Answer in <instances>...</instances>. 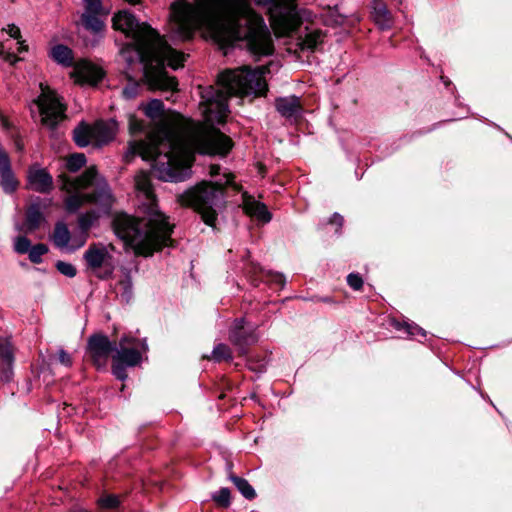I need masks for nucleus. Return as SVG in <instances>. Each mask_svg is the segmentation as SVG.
Returning a JSON list of instances; mask_svg holds the SVG:
<instances>
[{
    "label": "nucleus",
    "instance_id": "nucleus-1",
    "mask_svg": "<svg viewBox=\"0 0 512 512\" xmlns=\"http://www.w3.org/2000/svg\"><path fill=\"white\" fill-rule=\"evenodd\" d=\"M266 66L249 70L243 66L226 70L218 77L217 87L201 91V110L205 123L187 122L179 125L177 116L164 109L161 100L153 99L141 105L145 115L154 123L145 139L129 142L125 160L135 155L143 160H155L153 172L164 181H183L190 176V167L195 152L208 155H226L232 148V141L214 123H222L228 116V98L250 93L261 95L266 92L264 79Z\"/></svg>",
    "mask_w": 512,
    "mask_h": 512
},
{
    "label": "nucleus",
    "instance_id": "nucleus-2",
    "mask_svg": "<svg viewBox=\"0 0 512 512\" xmlns=\"http://www.w3.org/2000/svg\"><path fill=\"white\" fill-rule=\"evenodd\" d=\"M170 31L180 40L190 39L203 29L215 42L224 46L245 39L255 56H268L274 51L273 41L261 16L248 0H176L171 5Z\"/></svg>",
    "mask_w": 512,
    "mask_h": 512
},
{
    "label": "nucleus",
    "instance_id": "nucleus-3",
    "mask_svg": "<svg viewBox=\"0 0 512 512\" xmlns=\"http://www.w3.org/2000/svg\"><path fill=\"white\" fill-rule=\"evenodd\" d=\"M113 27L133 39V43L122 49V56L130 60L135 52L143 65L144 78L152 89L176 90L177 81L167 75L165 63L173 69L183 66L184 55L170 47L158 32L146 23H139L127 11H121L113 18Z\"/></svg>",
    "mask_w": 512,
    "mask_h": 512
},
{
    "label": "nucleus",
    "instance_id": "nucleus-4",
    "mask_svg": "<svg viewBox=\"0 0 512 512\" xmlns=\"http://www.w3.org/2000/svg\"><path fill=\"white\" fill-rule=\"evenodd\" d=\"M135 187L147 201V215L138 220L126 214H119L114 220V231L136 254L149 256L172 242L173 224L169 222V217L157 208L147 173L140 172L136 175Z\"/></svg>",
    "mask_w": 512,
    "mask_h": 512
},
{
    "label": "nucleus",
    "instance_id": "nucleus-5",
    "mask_svg": "<svg viewBox=\"0 0 512 512\" xmlns=\"http://www.w3.org/2000/svg\"><path fill=\"white\" fill-rule=\"evenodd\" d=\"M61 182V190L66 193L64 204L67 211L76 212L90 203L96 206L78 219L81 233L79 241L73 247H81L86 242L88 229L99 217L109 213L114 199L106 181L97 174L94 167L88 168L75 179L62 176Z\"/></svg>",
    "mask_w": 512,
    "mask_h": 512
},
{
    "label": "nucleus",
    "instance_id": "nucleus-6",
    "mask_svg": "<svg viewBox=\"0 0 512 512\" xmlns=\"http://www.w3.org/2000/svg\"><path fill=\"white\" fill-rule=\"evenodd\" d=\"M225 183L203 181L195 187L177 196L178 202L182 206L191 207L200 214L203 222L209 226H214L217 219V213L214 209L217 201L223 195L225 185L232 184V175H225Z\"/></svg>",
    "mask_w": 512,
    "mask_h": 512
},
{
    "label": "nucleus",
    "instance_id": "nucleus-7",
    "mask_svg": "<svg viewBox=\"0 0 512 512\" xmlns=\"http://www.w3.org/2000/svg\"><path fill=\"white\" fill-rule=\"evenodd\" d=\"M255 2L267 7L271 27L279 37L291 34L312 17L309 11L297 8L296 0H255Z\"/></svg>",
    "mask_w": 512,
    "mask_h": 512
},
{
    "label": "nucleus",
    "instance_id": "nucleus-8",
    "mask_svg": "<svg viewBox=\"0 0 512 512\" xmlns=\"http://www.w3.org/2000/svg\"><path fill=\"white\" fill-rule=\"evenodd\" d=\"M147 350L145 340L130 335L122 336L118 343L114 344L112 354V372L120 380L127 377L126 367H134L142 360V354Z\"/></svg>",
    "mask_w": 512,
    "mask_h": 512
},
{
    "label": "nucleus",
    "instance_id": "nucleus-9",
    "mask_svg": "<svg viewBox=\"0 0 512 512\" xmlns=\"http://www.w3.org/2000/svg\"><path fill=\"white\" fill-rule=\"evenodd\" d=\"M41 93L35 104L38 107L42 125L54 128L65 118V106L60 97L47 84L40 83Z\"/></svg>",
    "mask_w": 512,
    "mask_h": 512
},
{
    "label": "nucleus",
    "instance_id": "nucleus-10",
    "mask_svg": "<svg viewBox=\"0 0 512 512\" xmlns=\"http://www.w3.org/2000/svg\"><path fill=\"white\" fill-rule=\"evenodd\" d=\"M112 246L91 245L84 253L87 267L99 278L110 276L114 270Z\"/></svg>",
    "mask_w": 512,
    "mask_h": 512
},
{
    "label": "nucleus",
    "instance_id": "nucleus-11",
    "mask_svg": "<svg viewBox=\"0 0 512 512\" xmlns=\"http://www.w3.org/2000/svg\"><path fill=\"white\" fill-rule=\"evenodd\" d=\"M89 353L97 367L106 365L109 355L114 353V345L103 335L92 336L89 340Z\"/></svg>",
    "mask_w": 512,
    "mask_h": 512
},
{
    "label": "nucleus",
    "instance_id": "nucleus-12",
    "mask_svg": "<svg viewBox=\"0 0 512 512\" xmlns=\"http://www.w3.org/2000/svg\"><path fill=\"white\" fill-rule=\"evenodd\" d=\"M71 76L77 83L95 85L103 77V71L96 65L88 61L81 60L75 64Z\"/></svg>",
    "mask_w": 512,
    "mask_h": 512
},
{
    "label": "nucleus",
    "instance_id": "nucleus-13",
    "mask_svg": "<svg viewBox=\"0 0 512 512\" xmlns=\"http://www.w3.org/2000/svg\"><path fill=\"white\" fill-rule=\"evenodd\" d=\"M28 187L40 193H47L53 187L51 175L39 166H33L27 173Z\"/></svg>",
    "mask_w": 512,
    "mask_h": 512
},
{
    "label": "nucleus",
    "instance_id": "nucleus-14",
    "mask_svg": "<svg viewBox=\"0 0 512 512\" xmlns=\"http://www.w3.org/2000/svg\"><path fill=\"white\" fill-rule=\"evenodd\" d=\"M276 109L285 118L297 119L302 113L300 99L296 96L277 99Z\"/></svg>",
    "mask_w": 512,
    "mask_h": 512
},
{
    "label": "nucleus",
    "instance_id": "nucleus-15",
    "mask_svg": "<svg viewBox=\"0 0 512 512\" xmlns=\"http://www.w3.org/2000/svg\"><path fill=\"white\" fill-rule=\"evenodd\" d=\"M94 133L95 144L101 145L112 140L118 131L116 121L110 120L107 122H97L91 126Z\"/></svg>",
    "mask_w": 512,
    "mask_h": 512
},
{
    "label": "nucleus",
    "instance_id": "nucleus-16",
    "mask_svg": "<svg viewBox=\"0 0 512 512\" xmlns=\"http://www.w3.org/2000/svg\"><path fill=\"white\" fill-rule=\"evenodd\" d=\"M243 208L246 214L263 223L271 220V214L268 212L267 207L246 194L243 195Z\"/></svg>",
    "mask_w": 512,
    "mask_h": 512
},
{
    "label": "nucleus",
    "instance_id": "nucleus-17",
    "mask_svg": "<svg viewBox=\"0 0 512 512\" xmlns=\"http://www.w3.org/2000/svg\"><path fill=\"white\" fill-rule=\"evenodd\" d=\"M53 241L59 248L74 250L78 248L73 246L79 241V236L72 237L67 226L64 223H58L54 230Z\"/></svg>",
    "mask_w": 512,
    "mask_h": 512
},
{
    "label": "nucleus",
    "instance_id": "nucleus-18",
    "mask_svg": "<svg viewBox=\"0 0 512 512\" xmlns=\"http://www.w3.org/2000/svg\"><path fill=\"white\" fill-rule=\"evenodd\" d=\"M244 324V320L242 319L235 321L230 334L231 341L235 345L240 346L241 353L244 352L242 349L244 344H248L254 341V336L252 333L247 331Z\"/></svg>",
    "mask_w": 512,
    "mask_h": 512
},
{
    "label": "nucleus",
    "instance_id": "nucleus-19",
    "mask_svg": "<svg viewBox=\"0 0 512 512\" xmlns=\"http://www.w3.org/2000/svg\"><path fill=\"white\" fill-rule=\"evenodd\" d=\"M389 324L394 327L398 331H403L408 336H421L422 338L426 337V331L421 328L420 326L414 324V323H408V322H400L396 320L395 318L389 319Z\"/></svg>",
    "mask_w": 512,
    "mask_h": 512
},
{
    "label": "nucleus",
    "instance_id": "nucleus-20",
    "mask_svg": "<svg viewBox=\"0 0 512 512\" xmlns=\"http://www.w3.org/2000/svg\"><path fill=\"white\" fill-rule=\"evenodd\" d=\"M74 140L80 147H85L89 144L95 143L94 133L91 126L86 124L79 125L74 130Z\"/></svg>",
    "mask_w": 512,
    "mask_h": 512
},
{
    "label": "nucleus",
    "instance_id": "nucleus-21",
    "mask_svg": "<svg viewBox=\"0 0 512 512\" xmlns=\"http://www.w3.org/2000/svg\"><path fill=\"white\" fill-rule=\"evenodd\" d=\"M51 57L58 63L70 66L73 61L72 50L65 45H56L51 48Z\"/></svg>",
    "mask_w": 512,
    "mask_h": 512
},
{
    "label": "nucleus",
    "instance_id": "nucleus-22",
    "mask_svg": "<svg viewBox=\"0 0 512 512\" xmlns=\"http://www.w3.org/2000/svg\"><path fill=\"white\" fill-rule=\"evenodd\" d=\"M43 220L42 213L37 205H31L27 210V228L29 231L36 229Z\"/></svg>",
    "mask_w": 512,
    "mask_h": 512
},
{
    "label": "nucleus",
    "instance_id": "nucleus-23",
    "mask_svg": "<svg viewBox=\"0 0 512 512\" xmlns=\"http://www.w3.org/2000/svg\"><path fill=\"white\" fill-rule=\"evenodd\" d=\"M230 479L245 498L253 499L255 497V490L247 480L237 476H231Z\"/></svg>",
    "mask_w": 512,
    "mask_h": 512
},
{
    "label": "nucleus",
    "instance_id": "nucleus-24",
    "mask_svg": "<svg viewBox=\"0 0 512 512\" xmlns=\"http://www.w3.org/2000/svg\"><path fill=\"white\" fill-rule=\"evenodd\" d=\"M14 358V350L8 340L0 341V359L3 365L11 366Z\"/></svg>",
    "mask_w": 512,
    "mask_h": 512
},
{
    "label": "nucleus",
    "instance_id": "nucleus-25",
    "mask_svg": "<svg viewBox=\"0 0 512 512\" xmlns=\"http://www.w3.org/2000/svg\"><path fill=\"white\" fill-rule=\"evenodd\" d=\"M85 28L93 32H99L103 28V22L97 16V14L85 13L82 17Z\"/></svg>",
    "mask_w": 512,
    "mask_h": 512
},
{
    "label": "nucleus",
    "instance_id": "nucleus-26",
    "mask_svg": "<svg viewBox=\"0 0 512 512\" xmlns=\"http://www.w3.org/2000/svg\"><path fill=\"white\" fill-rule=\"evenodd\" d=\"M0 175H1L0 184H1L2 188L4 189V191L7 193L13 192L17 187V181H16L12 171L9 170V171H5V172H1Z\"/></svg>",
    "mask_w": 512,
    "mask_h": 512
},
{
    "label": "nucleus",
    "instance_id": "nucleus-27",
    "mask_svg": "<svg viewBox=\"0 0 512 512\" xmlns=\"http://www.w3.org/2000/svg\"><path fill=\"white\" fill-rule=\"evenodd\" d=\"M322 42V34L319 31H313L308 33L303 39L301 46L302 49H314L317 45Z\"/></svg>",
    "mask_w": 512,
    "mask_h": 512
},
{
    "label": "nucleus",
    "instance_id": "nucleus-28",
    "mask_svg": "<svg viewBox=\"0 0 512 512\" xmlns=\"http://www.w3.org/2000/svg\"><path fill=\"white\" fill-rule=\"evenodd\" d=\"M232 358V353L230 348L225 344H218L215 346L212 352V359L215 361H223L230 360Z\"/></svg>",
    "mask_w": 512,
    "mask_h": 512
},
{
    "label": "nucleus",
    "instance_id": "nucleus-29",
    "mask_svg": "<svg viewBox=\"0 0 512 512\" xmlns=\"http://www.w3.org/2000/svg\"><path fill=\"white\" fill-rule=\"evenodd\" d=\"M86 162L84 154H73L68 157L66 166L68 170L75 172L79 170L82 166H84Z\"/></svg>",
    "mask_w": 512,
    "mask_h": 512
},
{
    "label": "nucleus",
    "instance_id": "nucleus-30",
    "mask_svg": "<svg viewBox=\"0 0 512 512\" xmlns=\"http://www.w3.org/2000/svg\"><path fill=\"white\" fill-rule=\"evenodd\" d=\"M48 251V248L46 245L44 244H37V245H34L32 246V248L30 249V251L28 252V255H29V259L33 262V263H40L41 260H42V256L44 254H46Z\"/></svg>",
    "mask_w": 512,
    "mask_h": 512
},
{
    "label": "nucleus",
    "instance_id": "nucleus-31",
    "mask_svg": "<svg viewBox=\"0 0 512 512\" xmlns=\"http://www.w3.org/2000/svg\"><path fill=\"white\" fill-rule=\"evenodd\" d=\"M213 500L222 507H228L230 505V491L227 488L220 489L216 494L213 495Z\"/></svg>",
    "mask_w": 512,
    "mask_h": 512
},
{
    "label": "nucleus",
    "instance_id": "nucleus-32",
    "mask_svg": "<svg viewBox=\"0 0 512 512\" xmlns=\"http://www.w3.org/2000/svg\"><path fill=\"white\" fill-rule=\"evenodd\" d=\"M14 248L17 253L25 254L30 251L32 246L29 239L20 236L15 239Z\"/></svg>",
    "mask_w": 512,
    "mask_h": 512
},
{
    "label": "nucleus",
    "instance_id": "nucleus-33",
    "mask_svg": "<svg viewBox=\"0 0 512 512\" xmlns=\"http://www.w3.org/2000/svg\"><path fill=\"white\" fill-rule=\"evenodd\" d=\"M56 267L61 274L67 277H74L76 275V268L70 263L59 261Z\"/></svg>",
    "mask_w": 512,
    "mask_h": 512
},
{
    "label": "nucleus",
    "instance_id": "nucleus-34",
    "mask_svg": "<svg viewBox=\"0 0 512 512\" xmlns=\"http://www.w3.org/2000/svg\"><path fill=\"white\" fill-rule=\"evenodd\" d=\"M144 128L143 122L134 115L129 116V132L132 136L142 132Z\"/></svg>",
    "mask_w": 512,
    "mask_h": 512
},
{
    "label": "nucleus",
    "instance_id": "nucleus-35",
    "mask_svg": "<svg viewBox=\"0 0 512 512\" xmlns=\"http://www.w3.org/2000/svg\"><path fill=\"white\" fill-rule=\"evenodd\" d=\"M348 285L354 290H360L363 286V279L357 273H351L347 276Z\"/></svg>",
    "mask_w": 512,
    "mask_h": 512
},
{
    "label": "nucleus",
    "instance_id": "nucleus-36",
    "mask_svg": "<svg viewBox=\"0 0 512 512\" xmlns=\"http://www.w3.org/2000/svg\"><path fill=\"white\" fill-rule=\"evenodd\" d=\"M99 504L103 508H114L119 504V500L115 495H107L99 499Z\"/></svg>",
    "mask_w": 512,
    "mask_h": 512
},
{
    "label": "nucleus",
    "instance_id": "nucleus-37",
    "mask_svg": "<svg viewBox=\"0 0 512 512\" xmlns=\"http://www.w3.org/2000/svg\"><path fill=\"white\" fill-rule=\"evenodd\" d=\"M86 5V13L99 14L102 7L100 0H84Z\"/></svg>",
    "mask_w": 512,
    "mask_h": 512
},
{
    "label": "nucleus",
    "instance_id": "nucleus-38",
    "mask_svg": "<svg viewBox=\"0 0 512 512\" xmlns=\"http://www.w3.org/2000/svg\"><path fill=\"white\" fill-rule=\"evenodd\" d=\"M11 170L8 155L0 148V173Z\"/></svg>",
    "mask_w": 512,
    "mask_h": 512
},
{
    "label": "nucleus",
    "instance_id": "nucleus-39",
    "mask_svg": "<svg viewBox=\"0 0 512 512\" xmlns=\"http://www.w3.org/2000/svg\"><path fill=\"white\" fill-rule=\"evenodd\" d=\"M11 377H12L11 366L2 364V367L0 369V379L2 381L8 382V381H10Z\"/></svg>",
    "mask_w": 512,
    "mask_h": 512
},
{
    "label": "nucleus",
    "instance_id": "nucleus-40",
    "mask_svg": "<svg viewBox=\"0 0 512 512\" xmlns=\"http://www.w3.org/2000/svg\"><path fill=\"white\" fill-rule=\"evenodd\" d=\"M58 361L66 367H69L72 364L71 356L67 354L64 350H59Z\"/></svg>",
    "mask_w": 512,
    "mask_h": 512
},
{
    "label": "nucleus",
    "instance_id": "nucleus-41",
    "mask_svg": "<svg viewBox=\"0 0 512 512\" xmlns=\"http://www.w3.org/2000/svg\"><path fill=\"white\" fill-rule=\"evenodd\" d=\"M5 31L9 34L10 37L19 40L21 38V32L19 27L14 24H10L5 28Z\"/></svg>",
    "mask_w": 512,
    "mask_h": 512
},
{
    "label": "nucleus",
    "instance_id": "nucleus-42",
    "mask_svg": "<svg viewBox=\"0 0 512 512\" xmlns=\"http://www.w3.org/2000/svg\"><path fill=\"white\" fill-rule=\"evenodd\" d=\"M3 44H1V47H0V55L7 61H9L10 63L14 64L15 62H17L19 60L18 57H16L14 54L12 53H5L4 50H3Z\"/></svg>",
    "mask_w": 512,
    "mask_h": 512
},
{
    "label": "nucleus",
    "instance_id": "nucleus-43",
    "mask_svg": "<svg viewBox=\"0 0 512 512\" xmlns=\"http://www.w3.org/2000/svg\"><path fill=\"white\" fill-rule=\"evenodd\" d=\"M137 89H138V85L137 84H133L130 87H126L123 90V94H124V96L126 98H132V97H134L136 95Z\"/></svg>",
    "mask_w": 512,
    "mask_h": 512
},
{
    "label": "nucleus",
    "instance_id": "nucleus-44",
    "mask_svg": "<svg viewBox=\"0 0 512 512\" xmlns=\"http://www.w3.org/2000/svg\"><path fill=\"white\" fill-rule=\"evenodd\" d=\"M0 124L6 130H8L10 128V123H9L8 119L6 118V116L2 113L1 110H0Z\"/></svg>",
    "mask_w": 512,
    "mask_h": 512
},
{
    "label": "nucleus",
    "instance_id": "nucleus-45",
    "mask_svg": "<svg viewBox=\"0 0 512 512\" xmlns=\"http://www.w3.org/2000/svg\"><path fill=\"white\" fill-rule=\"evenodd\" d=\"M18 45H19V47H18V51H19L20 53L25 52V51H27V50H28V46L25 44V42H24V41H22V40H20V39H19V41H18Z\"/></svg>",
    "mask_w": 512,
    "mask_h": 512
},
{
    "label": "nucleus",
    "instance_id": "nucleus-46",
    "mask_svg": "<svg viewBox=\"0 0 512 512\" xmlns=\"http://www.w3.org/2000/svg\"><path fill=\"white\" fill-rule=\"evenodd\" d=\"M332 222L338 224L339 226H341V224H342V217L340 215L336 214V215L333 216Z\"/></svg>",
    "mask_w": 512,
    "mask_h": 512
},
{
    "label": "nucleus",
    "instance_id": "nucleus-47",
    "mask_svg": "<svg viewBox=\"0 0 512 512\" xmlns=\"http://www.w3.org/2000/svg\"><path fill=\"white\" fill-rule=\"evenodd\" d=\"M219 170H220V168L218 166L213 165L210 167V174L212 176L217 175V174H219Z\"/></svg>",
    "mask_w": 512,
    "mask_h": 512
},
{
    "label": "nucleus",
    "instance_id": "nucleus-48",
    "mask_svg": "<svg viewBox=\"0 0 512 512\" xmlns=\"http://www.w3.org/2000/svg\"><path fill=\"white\" fill-rule=\"evenodd\" d=\"M385 22H386V28L388 27V22H389V19H388V11L386 10V19H385Z\"/></svg>",
    "mask_w": 512,
    "mask_h": 512
},
{
    "label": "nucleus",
    "instance_id": "nucleus-49",
    "mask_svg": "<svg viewBox=\"0 0 512 512\" xmlns=\"http://www.w3.org/2000/svg\"><path fill=\"white\" fill-rule=\"evenodd\" d=\"M16 146H17V148H18L19 150H21V149H22V145H21L19 142H16Z\"/></svg>",
    "mask_w": 512,
    "mask_h": 512
},
{
    "label": "nucleus",
    "instance_id": "nucleus-50",
    "mask_svg": "<svg viewBox=\"0 0 512 512\" xmlns=\"http://www.w3.org/2000/svg\"><path fill=\"white\" fill-rule=\"evenodd\" d=\"M441 79L443 80V82H444V84H445V85H448V81H446V80L444 79V76H441Z\"/></svg>",
    "mask_w": 512,
    "mask_h": 512
}]
</instances>
